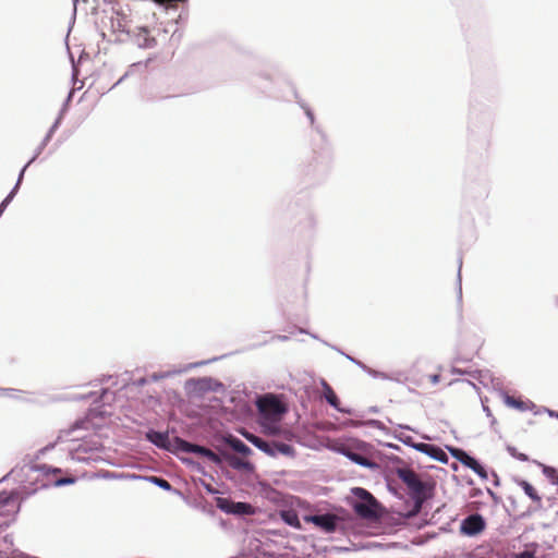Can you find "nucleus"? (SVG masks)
Masks as SVG:
<instances>
[{"instance_id":"nucleus-1","label":"nucleus","mask_w":558,"mask_h":558,"mask_svg":"<svg viewBox=\"0 0 558 558\" xmlns=\"http://www.w3.org/2000/svg\"><path fill=\"white\" fill-rule=\"evenodd\" d=\"M260 420H281L286 412L283 403L275 396L268 395L257 401Z\"/></svg>"},{"instance_id":"nucleus-2","label":"nucleus","mask_w":558,"mask_h":558,"mask_svg":"<svg viewBox=\"0 0 558 558\" xmlns=\"http://www.w3.org/2000/svg\"><path fill=\"white\" fill-rule=\"evenodd\" d=\"M398 476L420 506L425 497V484L420 476L411 469H399Z\"/></svg>"},{"instance_id":"nucleus-3","label":"nucleus","mask_w":558,"mask_h":558,"mask_svg":"<svg viewBox=\"0 0 558 558\" xmlns=\"http://www.w3.org/2000/svg\"><path fill=\"white\" fill-rule=\"evenodd\" d=\"M451 453L453 458H456L461 464L471 469L474 473H476L481 478L486 480L488 477L487 471L485 468L480 464L477 460L468 454L462 449H452Z\"/></svg>"},{"instance_id":"nucleus-4","label":"nucleus","mask_w":558,"mask_h":558,"mask_svg":"<svg viewBox=\"0 0 558 558\" xmlns=\"http://www.w3.org/2000/svg\"><path fill=\"white\" fill-rule=\"evenodd\" d=\"M451 453L453 458H456L461 464L471 469L474 473H476L481 478L486 480L488 477L487 471L485 468L480 464L477 460L468 454L462 449H452Z\"/></svg>"},{"instance_id":"nucleus-5","label":"nucleus","mask_w":558,"mask_h":558,"mask_svg":"<svg viewBox=\"0 0 558 558\" xmlns=\"http://www.w3.org/2000/svg\"><path fill=\"white\" fill-rule=\"evenodd\" d=\"M175 441L178 442L179 448L184 452H193V453L201 454L203 457H206L208 460H210L211 462H214L216 464H219L221 462L220 457L216 452H214L213 450H210L206 447L190 444L189 441H185L180 438H175Z\"/></svg>"},{"instance_id":"nucleus-6","label":"nucleus","mask_w":558,"mask_h":558,"mask_svg":"<svg viewBox=\"0 0 558 558\" xmlns=\"http://www.w3.org/2000/svg\"><path fill=\"white\" fill-rule=\"evenodd\" d=\"M485 529V521L481 514H471L462 521L461 530L466 535H476Z\"/></svg>"},{"instance_id":"nucleus-7","label":"nucleus","mask_w":558,"mask_h":558,"mask_svg":"<svg viewBox=\"0 0 558 558\" xmlns=\"http://www.w3.org/2000/svg\"><path fill=\"white\" fill-rule=\"evenodd\" d=\"M376 499L355 502L353 509L357 515L363 519H375L377 517Z\"/></svg>"},{"instance_id":"nucleus-8","label":"nucleus","mask_w":558,"mask_h":558,"mask_svg":"<svg viewBox=\"0 0 558 558\" xmlns=\"http://www.w3.org/2000/svg\"><path fill=\"white\" fill-rule=\"evenodd\" d=\"M307 520L324 529L326 532H332L336 530V517L333 514L312 515Z\"/></svg>"},{"instance_id":"nucleus-9","label":"nucleus","mask_w":558,"mask_h":558,"mask_svg":"<svg viewBox=\"0 0 558 558\" xmlns=\"http://www.w3.org/2000/svg\"><path fill=\"white\" fill-rule=\"evenodd\" d=\"M134 37L136 44L142 48H153L157 44L155 37L150 36L148 28L145 27L138 28Z\"/></svg>"},{"instance_id":"nucleus-10","label":"nucleus","mask_w":558,"mask_h":558,"mask_svg":"<svg viewBox=\"0 0 558 558\" xmlns=\"http://www.w3.org/2000/svg\"><path fill=\"white\" fill-rule=\"evenodd\" d=\"M245 438L253 444L256 448L264 451L265 453L276 457V450H274V442H268L260 437L252 434H244Z\"/></svg>"},{"instance_id":"nucleus-11","label":"nucleus","mask_w":558,"mask_h":558,"mask_svg":"<svg viewBox=\"0 0 558 558\" xmlns=\"http://www.w3.org/2000/svg\"><path fill=\"white\" fill-rule=\"evenodd\" d=\"M504 401L507 407L517 409L521 412H525L532 409L533 403L530 401H523L522 399L515 398L513 396L506 395Z\"/></svg>"},{"instance_id":"nucleus-12","label":"nucleus","mask_w":558,"mask_h":558,"mask_svg":"<svg viewBox=\"0 0 558 558\" xmlns=\"http://www.w3.org/2000/svg\"><path fill=\"white\" fill-rule=\"evenodd\" d=\"M519 486L523 489V492L532 499L537 507L542 506V497L535 489L533 485H531L527 481L521 480L518 482Z\"/></svg>"},{"instance_id":"nucleus-13","label":"nucleus","mask_w":558,"mask_h":558,"mask_svg":"<svg viewBox=\"0 0 558 558\" xmlns=\"http://www.w3.org/2000/svg\"><path fill=\"white\" fill-rule=\"evenodd\" d=\"M147 438L159 448L167 449L169 447L168 434L151 430L147 433Z\"/></svg>"},{"instance_id":"nucleus-14","label":"nucleus","mask_w":558,"mask_h":558,"mask_svg":"<svg viewBox=\"0 0 558 558\" xmlns=\"http://www.w3.org/2000/svg\"><path fill=\"white\" fill-rule=\"evenodd\" d=\"M323 386V395L326 401L333 408L339 409L340 400L337 397L336 392L331 388V386L325 380L322 383Z\"/></svg>"},{"instance_id":"nucleus-15","label":"nucleus","mask_w":558,"mask_h":558,"mask_svg":"<svg viewBox=\"0 0 558 558\" xmlns=\"http://www.w3.org/2000/svg\"><path fill=\"white\" fill-rule=\"evenodd\" d=\"M279 421L280 420H260V424L266 434L275 436L281 433V427L278 425Z\"/></svg>"},{"instance_id":"nucleus-16","label":"nucleus","mask_w":558,"mask_h":558,"mask_svg":"<svg viewBox=\"0 0 558 558\" xmlns=\"http://www.w3.org/2000/svg\"><path fill=\"white\" fill-rule=\"evenodd\" d=\"M227 442L230 445V447L235 450L239 453L246 454L250 452V448L240 439L230 436L227 438Z\"/></svg>"},{"instance_id":"nucleus-17","label":"nucleus","mask_w":558,"mask_h":558,"mask_svg":"<svg viewBox=\"0 0 558 558\" xmlns=\"http://www.w3.org/2000/svg\"><path fill=\"white\" fill-rule=\"evenodd\" d=\"M274 450H276V456L278 453L280 454H283V456H288V457H292L294 456V448L288 444H284V442H277L275 441L274 442Z\"/></svg>"},{"instance_id":"nucleus-18","label":"nucleus","mask_w":558,"mask_h":558,"mask_svg":"<svg viewBox=\"0 0 558 558\" xmlns=\"http://www.w3.org/2000/svg\"><path fill=\"white\" fill-rule=\"evenodd\" d=\"M428 456L434 458L437 461H440V462L446 463L448 461V457H447L446 452L441 448H439L435 445L430 446Z\"/></svg>"},{"instance_id":"nucleus-19","label":"nucleus","mask_w":558,"mask_h":558,"mask_svg":"<svg viewBox=\"0 0 558 558\" xmlns=\"http://www.w3.org/2000/svg\"><path fill=\"white\" fill-rule=\"evenodd\" d=\"M543 474L555 485H558V471L548 465H542Z\"/></svg>"},{"instance_id":"nucleus-20","label":"nucleus","mask_w":558,"mask_h":558,"mask_svg":"<svg viewBox=\"0 0 558 558\" xmlns=\"http://www.w3.org/2000/svg\"><path fill=\"white\" fill-rule=\"evenodd\" d=\"M348 457L354 461L355 463L360 464V465H363V466H367L369 465V461L367 458H365L364 456L362 454H359V453H355V452H349L348 453Z\"/></svg>"},{"instance_id":"nucleus-21","label":"nucleus","mask_w":558,"mask_h":558,"mask_svg":"<svg viewBox=\"0 0 558 558\" xmlns=\"http://www.w3.org/2000/svg\"><path fill=\"white\" fill-rule=\"evenodd\" d=\"M234 512L242 513V514H250L252 513V507L248 504L245 502H236L233 505Z\"/></svg>"},{"instance_id":"nucleus-22","label":"nucleus","mask_w":558,"mask_h":558,"mask_svg":"<svg viewBox=\"0 0 558 558\" xmlns=\"http://www.w3.org/2000/svg\"><path fill=\"white\" fill-rule=\"evenodd\" d=\"M353 492L354 495L361 499V501L374 499V496L364 488L357 487Z\"/></svg>"},{"instance_id":"nucleus-23","label":"nucleus","mask_w":558,"mask_h":558,"mask_svg":"<svg viewBox=\"0 0 558 558\" xmlns=\"http://www.w3.org/2000/svg\"><path fill=\"white\" fill-rule=\"evenodd\" d=\"M283 519L291 526H296V527L300 526V522H299L298 515L295 513L287 512L283 514Z\"/></svg>"},{"instance_id":"nucleus-24","label":"nucleus","mask_w":558,"mask_h":558,"mask_svg":"<svg viewBox=\"0 0 558 558\" xmlns=\"http://www.w3.org/2000/svg\"><path fill=\"white\" fill-rule=\"evenodd\" d=\"M154 483H156L159 487L169 490L171 489V485L168 481L160 478V477H153Z\"/></svg>"},{"instance_id":"nucleus-25","label":"nucleus","mask_w":558,"mask_h":558,"mask_svg":"<svg viewBox=\"0 0 558 558\" xmlns=\"http://www.w3.org/2000/svg\"><path fill=\"white\" fill-rule=\"evenodd\" d=\"M508 450H509V452H510V454L512 457H514L515 459H518L520 461H527L529 460L526 454L518 452L515 448H509Z\"/></svg>"},{"instance_id":"nucleus-26","label":"nucleus","mask_w":558,"mask_h":558,"mask_svg":"<svg viewBox=\"0 0 558 558\" xmlns=\"http://www.w3.org/2000/svg\"><path fill=\"white\" fill-rule=\"evenodd\" d=\"M430 446H432L430 444L420 442V444L415 445V448H416L418 451H421V452H423V453L428 454V451H429Z\"/></svg>"},{"instance_id":"nucleus-27","label":"nucleus","mask_w":558,"mask_h":558,"mask_svg":"<svg viewBox=\"0 0 558 558\" xmlns=\"http://www.w3.org/2000/svg\"><path fill=\"white\" fill-rule=\"evenodd\" d=\"M514 558H535V554L530 550H524L515 555Z\"/></svg>"},{"instance_id":"nucleus-28","label":"nucleus","mask_w":558,"mask_h":558,"mask_svg":"<svg viewBox=\"0 0 558 558\" xmlns=\"http://www.w3.org/2000/svg\"><path fill=\"white\" fill-rule=\"evenodd\" d=\"M74 483V478L73 477H64V478H60L56 482V484L58 486H62V485H66V484H73Z\"/></svg>"},{"instance_id":"nucleus-29","label":"nucleus","mask_w":558,"mask_h":558,"mask_svg":"<svg viewBox=\"0 0 558 558\" xmlns=\"http://www.w3.org/2000/svg\"><path fill=\"white\" fill-rule=\"evenodd\" d=\"M428 378L432 384L436 385L440 380V375H438V374L429 375Z\"/></svg>"},{"instance_id":"nucleus-30","label":"nucleus","mask_w":558,"mask_h":558,"mask_svg":"<svg viewBox=\"0 0 558 558\" xmlns=\"http://www.w3.org/2000/svg\"><path fill=\"white\" fill-rule=\"evenodd\" d=\"M14 196V191H12L3 201L0 205H5V207L8 206V204L12 201Z\"/></svg>"},{"instance_id":"nucleus-31","label":"nucleus","mask_w":558,"mask_h":558,"mask_svg":"<svg viewBox=\"0 0 558 558\" xmlns=\"http://www.w3.org/2000/svg\"><path fill=\"white\" fill-rule=\"evenodd\" d=\"M14 196V191H12L3 201L0 205H5V207L8 206V204L12 201Z\"/></svg>"},{"instance_id":"nucleus-32","label":"nucleus","mask_w":558,"mask_h":558,"mask_svg":"<svg viewBox=\"0 0 558 558\" xmlns=\"http://www.w3.org/2000/svg\"><path fill=\"white\" fill-rule=\"evenodd\" d=\"M9 497H3L2 495H0V506L5 505L9 501Z\"/></svg>"},{"instance_id":"nucleus-33","label":"nucleus","mask_w":558,"mask_h":558,"mask_svg":"<svg viewBox=\"0 0 558 558\" xmlns=\"http://www.w3.org/2000/svg\"><path fill=\"white\" fill-rule=\"evenodd\" d=\"M153 1L158 4H166V3H169L171 0H153Z\"/></svg>"},{"instance_id":"nucleus-34","label":"nucleus","mask_w":558,"mask_h":558,"mask_svg":"<svg viewBox=\"0 0 558 558\" xmlns=\"http://www.w3.org/2000/svg\"><path fill=\"white\" fill-rule=\"evenodd\" d=\"M557 304H558V298H557Z\"/></svg>"}]
</instances>
